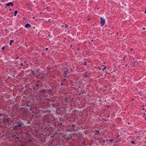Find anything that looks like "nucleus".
Returning <instances> with one entry per match:
<instances>
[{"instance_id":"nucleus-10","label":"nucleus","mask_w":146,"mask_h":146,"mask_svg":"<svg viewBox=\"0 0 146 146\" xmlns=\"http://www.w3.org/2000/svg\"><path fill=\"white\" fill-rule=\"evenodd\" d=\"M114 139V141H113V143L114 144L115 143H117L119 142H120L121 141V139H120L118 140H117V139Z\"/></svg>"},{"instance_id":"nucleus-61","label":"nucleus","mask_w":146,"mask_h":146,"mask_svg":"<svg viewBox=\"0 0 146 146\" xmlns=\"http://www.w3.org/2000/svg\"><path fill=\"white\" fill-rule=\"evenodd\" d=\"M33 29H35V27H34L33 28Z\"/></svg>"},{"instance_id":"nucleus-53","label":"nucleus","mask_w":146,"mask_h":146,"mask_svg":"<svg viewBox=\"0 0 146 146\" xmlns=\"http://www.w3.org/2000/svg\"><path fill=\"white\" fill-rule=\"evenodd\" d=\"M12 10V9H9V11H11Z\"/></svg>"},{"instance_id":"nucleus-47","label":"nucleus","mask_w":146,"mask_h":146,"mask_svg":"<svg viewBox=\"0 0 146 146\" xmlns=\"http://www.w3.org/2000/svg\"><path fill=\"white\" fill-rule=\"evenodd\" d=\"M51 78H53L54 77V76H53V75H51Z\"/></svg>"},{"instance_id":"nucleus-38","label":"nucleus","mask_w":146,"mask_h":146,"mask_svg":"<svg viewBox=\"0 0 146 146\" xmlns=\"http://www.w3.org/2000/svg\"><path fill=\"white\" fill-rule=\"evenodd\" d=\"M75 126V125L74 124L72 125V127H73Z\"/></svg>"},{"instance_id":"nucleus-17","label":"nucleus","mask_w":146,"mask_h":146,"mask_svg":"<svg viewBox=\"0 0 146 146\" xmlns=\"http://www.w3.org/2000/svg\"><path fill=\"white\" fill-rule=\"evenodd\" d=\"M84 91H81L79 92V94L81 96V95H82L83 94H84Z\"/></svg>"},{"instance_id":"nucleus-45","label":"nucleus","mask_w":146,"mask_h":146,"mask_svg":"<svg viewBox=\"0 0 146 146\" xmlns=\"http://www.w3.org/2000/svg\"><path fill=\"white\" fill-rule=\"evenodd\" d=\"M10 137H4V139H9V138ZM10 138H11V137H10Z\"/></svg>"},{"instance_id":"nucleus-23","label":"nucleus","mask_w":146,"mask_h":146,"mask_svg":"<svg viewBox=\"0 0 146 146\" xmlns=\"http://www.w3.org/2000/svg\"><path fill=\"white\" fill-rule=\"evenodd\" d=\"M14 42L13 40H11L10 41V42L9 43V45H11L12 43Z\"/></svg>"},{"instance_id":"nucleus-41","label":"nucleus","mask_w":146,"mask_h":146,"mask_svg":"<svg viewBox=\"0 0 146 146\" xmlns=\"http://www.w3.org/2000/svg\"><path fill=\"white\" fill-rule=\"evenodd\" d=\"M86 65V62L85 61L84 62V65Z\"/></svg>"},{"instance_id":"nucleus-51","label":"nucleus","mask_w":146,"mask_h":146,"mask_svg":"<svg viewBox=\"0 0 146 146\" xmlns=\"http://www.w3.org/2000/svg\"><path fill=\"white\" fill-rule=\"evenodd\" d=\"M63 85V83H61V84H60V85H61V86H62V85Z\"/></svg>"},{"instance_id":"nucleus-42","label":"nucleus","mask_w":146,"mask_h":146,"mask_svg":"<svg viewBox=\"0 0 146 146\" xmlns=\"http://www.w3.org/2000/svg\"><path fill=\"white\" fill-rule=\"evenodd\" d=\"M125 57H126V56H124V57L123 58V60H125Z\"/></svg>"},{"instance_id":"nucleus-16","label":"nucleus","mask_w":146,"mask_h":146,"mask_svg":"<svg viewBox=\"0 0 146 146\" xmlns=\"http://www.w3.org/2000/svg\"><path fill=\"white\" fill-rule=\"evenodd\" d=\"M131 143V144H133L134 145H135V143L134 141H130Z\"/></svg>"},{"instance_id":"nucleus-56","label":"nucleus","mask_w":146,"mask_h":146,"mask_svg":"<svg viewBox=\"0 0 146 146\" xmlns=\"http://www.w3.org/2000/svg\"><path fill=\"white\" fill-rule=\"evenodd\" d=\"M36 77H37V78H38V76H37V75H36Z\"/></svg>"},{"instance_id":"nucleus-12","label":"nucleus","mask_w":146,"mask_h":146,"mask_svg":"<svg viewBox=\"0 0 146 146\" xmlns=\"http://www.w3.org/2000/svg\"><path fill=\"white\" fill-rule=\"evenodd\" d=\"M6 5L7 6H9L11 5L12 7H13L14 5V4L12 2H9L6 4Z\"/></svg>"},{"instance_id":"nucleus-39","label":"nucleus","mask_w":146,"mask_h":146,"mask_svg":"<svg viewBox=\"0 0 146 146\" xmlns=\"http://www.w3.org/2000/svg\"><path fill=\"white\" fill-rule=\"evenodd\" d=\"M58 110H60V109L59 108H58L57 109H56V111H57Z\"/></svg>"},{"instance_id":"nucleus-8","label":"nucleus","mask_w":146,"mask_h":146,"mask_svg":"<svg viewBox=\"0 0 146 146\" xmlns=\"http://www.w3.org/2000/svg\"><path fill=\"white\" fill-rule=\"evenodd\" d=\"M100 19L101 20V26H103L105 23L106 20L105 19H103L102 17H101Z\"/></svg>"},{"instance_id":"nucleus-9","label":"nucleus","mask_w":146,"mask_h":146,"mask_svg":"<svg viewBox=\"0 0 146 146\" xmlns=\"http://www.w3.org/2000/svg\"><path fill=\"white\" fill-rule=\"evenodd\" d=\"M106 142H107L108 143V144H109V143H112L113 142V141H114V139H106Z\"/></svg>"},{"instance_id":"nucleus-15","label":"nucleus","mask_w":146,"mask_h":146,"mask_svg":"<svg viewBox=\"0 0 146 146\" xmlns=\"http://www.w3.org/2000/svg\"><path fill=\"white\" fill-rule=\"evenodd\" d=\"M31 26V25L29 23H27L25 25V27L26 28H28L30 27Z\"/></svg>"},{"instance_id":"nucleus-29","label":"nucleus","mask_w":146,"mask_h":146,"mask_svg":"<svg viewBox=\"0 0 146 146\" xmlns=\"http://www.w3.org/2000/svg\"><path fill=\"white\" fill-rule=\"evenodd\" d=\"M33 88L34 90H37L38 89V88H36V86H35L33 87Z\"/></svg>"},{"instance_id":"nucleus-50","label":"nucleus","mask_w":146,"mask_h":146,"mask_svg":"<svg viewBox=\"0 0 146 146\" xmlns=\"http://www.w3.org/2000/svg\"><path fill=\"white\" fill-rule=\"evenodd\" d=\"M130 50L131 51H132L133 50V49L132 48H131L130 49Z\"/></svg>"},{"instance_id":"nucleus-52","label":"nucleus","mask_w":146,"mask_h":146,"mask_svg":"<svg viewBox=\"0 0 146 146\" xmlns=\"http://www.w3.org/2000/svg\"><path fill=\"white\" fill-rule=\"evenodd\" d=\"M112 146H115V144L114 143Z\"/></svg>"},{"instance_id":"nucleus-25","label":"nucleus","mask_w":146,"mask_h":146,"mask_svg":"<svg viewBox=\"0 0 146 146\" xmlns=\"http://www.w3.org/2000/svg\"><path fill=\"white\" fill-rule=\"evenodd\" d=\"M52 106L53 107H56L55 104H52Z\"/></svg>"},{"instance_id":"nucleus-55","label":"nucleus","mask_w":146,"mask_h":146,"mask_svg":"<svg viewBox=\"0 0 146 146\" xmlns=\"http://www.w3.org/2000/svg\"><path fill=\"white\" fill-rule=\"evenodd\" d=\"M1 123L0 122V127H1Z\"/></svg>"},{"instance_id":"nucleus-26","label":"nucleus","mask_w":146,"mask_h":146,"mask_svg":"<svg viewBox=\"0 0 146 146\" xmlns=\"http://www.w3.org/2000/svg\"><path fill=\"white\" fill-rule=\"evenodd\" d=\"M88 73V72H86L85 73V77H88V75H87V74Z\"/></svg>"},{"instance_id":"nucleus-64","label":"nucleus","mask_w":146,"mask_h":146,"mask_svg":"<svg viewBox=\"0 0 146 146\" xmlns=\"http://www.w3.org/2000/svg\"><path fill=\"white\" fill-rule=\"evenodd\" d=\"M3 135H2L1 137H2Z\"/></svg>"},{"instance_id":"nucleus-28","label":"nucleus","mask_w":146,"mask_h":146,"mask_svg":"<svg viewBox=\"0 0 146 146\" xmlns=\"http://www.w3.org/2000/svg\"><path fill=\"white\" fill-rule=\"evenodd\" d=\"M31 72L33 75H34L35 74V73L32 70H31Z\"/></svg>"},{"instance_id":"nucleus-3","label":"nucleus","mask_w":146,"mask_h":146,"mask_svg":"<svg viewBox=\"0 0 146 146\" xmlns=\"http://www.w3.org/2000/svg\"><path fill=\"white\" fill-rule=\"evenodd\" d=\"M13 129L14 130H21L23 125L22 122L20 121H17L13 123Z\"/></svg>"},{"instance_id":"nucleus-7","label":"nucleus","mask_w":146,"mask_h":146,"mask_svg":"<svg viewBox=\"0 0 146 146\" xmlns=\"http://www.w3.org/2000/svg\"><path fill=\"white\" fill-rule=\"evenodd\" d=\"M138 139L139 140V142L141 143L144 142L145 143L146 142V141L145 140V139H146V137H143V139L142 140L143 137H141V139L139 137H137Z\"/></svg>"},{"instance_id":"nucleus-11","label":"nucleus","mask_w":146,"mask_h":146,"mask_svg":"<svg viewBox=\"0 0 146 146\" xmlns=\"http://www.w3.org/2000/svg\"><path fill=\"white\" fill-rule=\"evenodd\" d=\"M46 92V90L45 89H43L39 91V92L41 94L45 93Z\"/></svg>"},{"instance_id":"nucleus-46","label":"nucleus","mask_w":146,"mask_h":146,"mask_svg":"<svg viewBox=\"0 0 146 146\" xmlns=\"http://www.w3.org/2000/svg\"><path fill=\"white\" fill-rule=\"evenodd\" d=\"M45 50H48V48H45Z\"/></svg>"},{"instance_id":"nucleus-21","label":"nucleus","mask_w":146,"mask_h":146,"mask_svg":"<svg viewBox=\"0 0 146 146\" xmlns=\"http://www.w3.org/2000/svg\"><path fill=\"white\" fill-rule=\"evenodd\" d=\"M18 12L17 11V10L15 11L14 13V15L15 16H16Z\"/></svg>"},{"instance_id":"nucleus-40","label":"nucleus","mask_w":146,"mask_h":146,"mask_svg":"<svg viewBox=\"0 0 146 146\" xmlns=\"http://www.w3.org/2000/svg\"><path fill=\"white\" fill-rule=\"evenodd\" d=\"M37 72H38V73H39V72H38V69H36V71Z\"/></svg>"},{"instance_id":"nucleus-31","label":"nucleus","mask_w":146,"mask_h":146,"mask_svg":"<svg viewBox=\"0 0 146 146\" xmlns=\"http://www.w3.org/2000/svg\"><path fill=\"white\" fill-rule=\"evenodd\" d=\"M106 69V66H105L104 68H103V69L102 70V71H104L105 69Z\"/></svg>"},{"instance_id":"nucleus-54","label":"nucleus","mask_w":146,"mask_h":146,"mask_svg":"<svg viewBox=\"0 0 146 146\" xmlns=\"http://www.w3.org/2000/svg\"><path fill=\"white\" fill-rule=\"evenodd\" d=\"M98 68H99V70H101V69H100V68L99 67H98Z\"/></svg>"},{"instance_id":"nucleus-19","label":"nucleus","mask_w":146,"mask_h":146,"mask_svg":"<svg viewBox=\"0 0 146 146\" xmlns=\"http://www.w3.org/2000/svg\"><path fill=\"white\" fill-rule=\"evenodd\" d=\"M136 62V61H134L132 62V66L135 67V63Z\"/></svg>"},{"instance_id":"nucleus-33","label":"nucleus","mask_w":146,"mask_h":146,"mask_svg":"<svg viewBox=\"0 0 146 146\" xmlns=\"http://www.w3.org/2000/svg\"><path fill=\"white\" fill-rule=\"evenodd\" d=\"M65 100H66V103H67L68 102V99L67 98H65Z\"/></svg>"},{"instance_id":"nucleus-4","label":"nucleus","mask_w":146,"mask_h":146,"mask_svg":"<svg viewBox=\"0 0 146 146\" xmlns=\"http://www.w3.org/2000/svg\"><path fill=\"white\" fill-rule=\"evenodd\" d=\"M102 137H101L100 138V137H90V139L91 140H92V141H93V140L95 141L96 139L97 140H99L98 141V142L99 143H105V141L104 139H102Z\"/></svg>"},{"instance_id":"nucleus-60","label":"nucleus","mask_w":146,"mask_h":146,"mask_svg":"<svg viewBox=\"0 0 146 146\" xmlns=\"http://www.w3.org/2000/svg\"><path fill=\"white\" fill-rule=\"evenodd\" d=\"M34 18H35V17H33V19H34Z\"/></svg>"},{"instance_id":"nucleus-34","label":"nucleus","mask_w":146,"mask_h":146,"mask_svg":"<svg viewBox=\"0 0 146 146\" xmlns=\"http://www.w3.org/2000/svg\"><path fill=\"white\" fill-rule=\"evenodd\" d=\"M40 81H41V79H40V80H36V82L37 83H38L40 82Z\"/></svg>"},{"instance_id":"nucleus-1","label":"nucleus","mask_w":146,"mask_h":146,"mask_svg":"<svg viewBox=\"0 0 146 146\" xmlns=\"http://www.w3.org/2000/svg\"><path fill=\"white\" fill-rule=\"evenodd\" d=\"M56 139V140H53L52 141H51L49 142L50 144L54 146H56L59 145H61V143L60 141H58V140L59 139H61V138H62V139H64V141H65V142L66 143H73L75 144L79 145H80L83 146L85 144L86 142L85 141H82L80 140V137H77L76 140V137H74L72 138V137H55Z\"/></svg>"},{"instance_id":"nucleus-57","label":"nucleus","mask_w":146,"mask_h":146,"mask_svg":"<svg viewBox=\"0 0 146 146\" xmlns=\"http://www.w3.org/2000/svg\"><path fill=\"white\" fill-rule=\"evenodd\" d=\"M93 39H92V40H91V41H93Z\"/></svg>"},{"instance_id":"nucleus-32","label":"nucleus","mask_w":146,"mask_h":146,"mask_svg":"<svg viewBox=\"0 0 146 146\" xmlns=\"http://www.w3.org/2000/svg\"><path fill=\"white\" fill-rule=\"evenodd\" d=\"M39 84H35V85L36 86V87H38L39 86Z\"/></svg>"},{"instance_id":"nucleus-2","label":"nucleus","mask_w":146,"mask_h":146,"mask_svg":"<svg viewBox=\"0 0 146 146\" xmlns=\"http://www.w3.org/2000/svg\"><path fill=\"white\" fill-rule=\"evenodd\" d=\"M15 140L16 142L18 141L21 142L20 144L21 145H19L18 146H27L25 144L33 145V139H30L29 138V137H15Z\"/></svg>"},{"instance_id":"nucleus-44","label":"nucleus","mask_w":146,"mask_h":146,"mask_svg":"<svg viewBox=\"0 0 146 146\" xmlns=\"http://www.w3.org/2000/svg\"><path fill=\"white\" fill-rule=\"evenodd\" d=\"M66 80V79H64L62 80V81H64Z\"/></svg>"},{"instance_id":"nucleus-13","label":"nucleus","mask_w":146,"mask_h":146,"mask_svg":"<svg viewBox=\"0 0 146 146\" xmlns=\"http://www.w3.org/2000/svg\"><path fill=\"white\" fill-rule=\"evenodd\" d=\"M92 132H94L95 133V134H99L100 133V131L99 130H93L92 131Z\"/></svg>"},{"instance_id":"nucleus-22","label":"nucleus","mask_w":146,"mask_h":146,"mask_svg":"<svg viewBox=\"0 0 146 146\" xmlns=\"http://www.w3.org/2000/svg\"><path fill=\"white\" fill-rule=\"evenodd\" d=\"M46 90L48 91V92L47 93H48V92L49 93H51L52 92V91L51 89H49L48 90Z\"/></svg>"},{"instance_id":"nucleus-5","label":"nucleus","mask_w":146,"mask_h":146,"mask_svg":"<svg viewBox=\"0 0 146 146\" xmlns=\"http://www.w3.org/2000/svg\"><path fill=\"white\" fill-rule=\"evenodd\" d=\"M62 71L63 73V76L65 77H66L67 75L69 74V71L68 69L67 68H63L62 69Z\"/></svg>"},{"instance_id":"nucleus-6","label":"nucleus","mask_w":146,"mask_h":146,"mask_svg":"<svg viewBox=\"0 0 146 146\" xmlns=\"http://www.w3.org/2000/svg\"><path fill=\"white\" fill-rule=\"evenodd\" d=\"M38 139H39L38 140L40 141V139H41V143H43L45 142L46 139V137H43V138H41L42 137H37Z\"/></svg>"},{"instance_id":"nucleus-14","label":"nucleus","mask_w":146,"mask_h":146,"mask_svg":"<svg viewBox=\"0 0 146 146\" xmlns=\"http://www.w3.org/2000/svg\"><path fill=\"white\" fill-rule=\"evenodd\" d=\"M57 125L58 126L60 127H64V125L62 123H58Z\"/></svg>"},{"instance_id":"nucleus-62","label":"nucleus","mask_w":146,"mask_h":146,"mask_svg":"<svg viewBox=\"0 0 146 146\" xmlns=\"http://www.w3.org/2000/svg\"><path fill=\"white\" fill-rule=\"evenodd\" d=\"M2 138V137H0V139H1V138Z\"/></svg>"},{"instance_id":"nucleus-20","label":"nucleus","mask_w":146,"mask_h":146,"mask_svg":"<svg viewBox=\"0 0 146 146\" xmlns=\"http://www.w3.org/2000/svg\"><path fill=\"white\" fill-rule=\"evenodd\" d=\"M26 106L28 107V109L29 110H31L32 109H31V106H29V105H27Z\"/></svg>"},{"instance_id":"nucleus-48","label":"nucleus","mask_w":146,"mask_h":146,"mask_svg":"<svg viewBox=\"0 0 146 146\" xmlns=\"http://www.w3.org/2000/svg\"><path fill=\"white\" fill-rule=\"evenodd\" d=\"M146 29L145 28H142V29L143 30H145Z\"/></svg>"},{"instance_id":"nucleus-35","label":"nucleus","mask_w":146,"mask_h":146,"mask_svg":"<svg viewBox=\"0 0 146 146\" xmlns=\"http://www.w3.org/2000/svg\"><path fill=\"white\" fill-rule=\"evenodd\" d=\"M70 129H68L67 130H66V132H67V133H68L69 131H70Z\"/></svg>"},{"instance_id":"nucleus-49","label":"nucleus","mask_w":146,"mask_h":146,"mask_svg":"<svg viewBox=\"0 0 146 146\" xmlns=\"http://www.w3.org/2000/svg\"><path fill=\"white\" fill-rule=\"evenodd\" d=\"M19 58V57L18 56H17L16 57V59H17Z\"/></svg>"},{"instance_id":"nucleus-30","label":"nucleus","mask_w":146,"mask_h":146,"mask_svg":"<svg viewBox=\"0 0 146 146\" xmlns=\"http://www.w3.org/2000/svg\"><path fill=\"white\" fill-rule=\"evenodd\" d=\"M55 134H58V133H55ZM61 133H58V135H57V136H58V137L61 136Z\"/></svg>"},{"instance_id":"nucleus-24","label":"nucleus","mask_w":146,"mask_h":146,"mask_svg":"<svg viewBox=\"0 0 146 146\" xmlns=\"http://www.w3.org/2000/svg\"><path fill=\"white\" fill-rule=\"evenodd\" d=\"M44 78H45V77L44 76H43L40 77V79H41V80L42 79H43Z\"/></svg>"},{"instance_id":"nucleus-27","label":"nucleus","mask_w":146,"mask_h":146,"mask_svg":"<svg viewBox=\"0 0 146 146\" xmlns=\"http://www.w3.org/2000/svg\"><path fill=\"white\" fill-rule=\"evenodd\" d=\"M5 46H3L2 48L1 49L2 50H4L5 49Z\"/></svg>"},{"instance_id":"nucleus-63","label":"nucleus","mask_w":146,"mask_h":146,"mask_svg":"<svg viewBox=\"0 0 146 146\" xmlns=\"http://www.w3.org/2000/svg\"><path fill=\"white\" fill-rule=\"evenodd\" d=\"M128 124H129V123H128Z\"/></svg>"},{"instance_id":"nucleus-37","label":"nucleus","mask_w":146,"mask_h":146,"mask_svg":"<svg viewBox=\"0 0 146 146\" xmlns=\"http://www.w3.org/2000/svg\"><path fill=\"white\" fill-rule=\"evenodd\" d=\"M25 134L26 135H31L30 134H29V133H25Z\"/></svg>"},{"instance_id":"nucleus-59","label":"nucleus","mask_w":146,"mask_h":146,"mask_svg":"<svg viewBox=\"0 0 146 146\" xmlns=\"http://www.w3.org/2000/svg\"><path fill=\"white\" fill-rule=\"evenodd\" d=\"M50 137H53V136H51Z\"/></svg>"},{"instance_id":"nucleus-18","label":"nucleus","mask_w":146,"mask_h":146,"mask_svg":"<svg viewBox=\"0 0 146 146\" xmlns=\"http://www.w3.org/2000/svg\"><path fill=\"white\" fill-rule=\"evenodd\" d=\"M43 111L44 113L49 112H50L49 110H44Z\"/></svg>"},{"instance_id":"nucleus-58","label":"nucleus","mask_w":146,"mask_h":146,"mask_svg":"<svg viewBox=\"0 0 146 146\" xmlns=\"http://www.w3.org/2000/svg\"><path fill=\"white\" fill-rule=\"evenodd\" d=\"M78 130V128H77V129H76V131H77V130Z\"/></svg>"},{"instance_id":"nucleus-43","label":"nucleus","mask_w":146,"mask_h":146,"mask_svg":"<svg viewBox=\"0 0 146 146\" xmlns=\"http://www.w3.org/2000/svg\"><path fill=\"white\" fill-rule=\"evenodd\" d=\"M23 65V63H21L20 64V66H22Z\"/></svg>"},{"instance_id":"nucleus-36","label":"nucleus","mask_w":146,"mask_h":146,"mask_svg":"<svg viewBox=\"0 0 146 146\" xmlns=\"http://www.w3.org/2000/svg\"><path fill=\"white\" fill-rule=\"evenodd\" d=\"M2 115H3L4 116L5 115L1 113H0V116H1Z\"/></svg>"}]
</instances>
